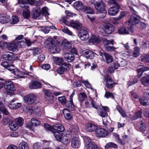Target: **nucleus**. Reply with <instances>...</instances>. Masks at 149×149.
Returning a JSON list of instances; mask_svg holds the SVG:
<instances>
[{"label": "nucleus", "mask_w": 149, "mask_h": 149, "mask_svg": "<svg viewBox=\"0 0 149 149\" xmlns=\"http://www.w3.org/2000/svg\"><path fill=\"white\" fill-rule=\"evenodd\" d=\"M58 42L56 38H48L45 43V47L49 48V51L51 53H55L59 52V48L57 47Z\"/></svg>", "instance_id": "f257e3e1"}, {"label": "nucleus", "mask_w": 149, "mask_h": 149, "mask_svg": "<svg viewBox=\"0 0 149 149\" xmlns=\"http://www.w3.org/2000/svg\"><path fill=\"white\" fill-rule=\"evenodd\" d=\"M95 9L99 13L103 14L102 17L104 18L107 13V11L105 9V5L104 2L102 0H97L94 4Z\"/></svg>", "instance_id": "f03ea898"}, {"label": "nucleus", "mask_w": 149, "mask_h": 149, "mask_svg": "<svg viewBox=\"0 0 149 149\" xmlns=\"http://www.w3.org/2000/svg\"><path fill=\"white\" fill-rule=\"evenodd\" d=\"M24 42H17L14 40L9 42L7 46L8 49L13 52L17 51L18 48H21L25 46Z\"/></svg>", "instance_id": "7ed1b4c3"}, {"label": "nucleus", "mask_w": 149, "mask_h": 149, "mask_svg": "<svg viewBox=\"0 0 149 149\" xmlns=\"http://www.w3.org/2000/svg\"><path fill=\"white\" fill-rule=\"evenodd\" d=\"M1 65L9 70H13L12 72L17 77L22 78V74L21 72L17 69H14L13 67L12 64L9 63L8 62H4L1 63Z\"/></svg>", "instance_id": "20e7f679"}, {"label": "nucleus", "mask_w": 149, "mask_h": 149, "mask_svg": "<svg viewBox=\"0 0 149 149\" xmlns=\"http://www.w3.org/2000/svg\"><path fill=\"white\" fill-rule=\"evenodd\" d=\"M23 99L25 103L28 105H32L36 101L37 97L34 94H31L25 96Z\"/></svg>", "instance_id": "39448f33"}, {"label": "nucleus", "mask_w": 149, "mask_h": 149, "mask_svg": "<svg viewBox=\"0 0 149 149\" xmlns=\"http://www.w3.org/2000/svg\"><path fill=\"white\" fill-rule=\"evenodd\" d=\"M84 141L87 149H95L97 146L95 143L91 141L89 137L86 136L84 138Z\"/></svg>", "instance_id": "423d86ee"}, {"label": "nucleus", "mask_w": 149, "mask_h": 149, "mask_svg": "<svg viewBox=\"0 0 149 149\" xmlns=\"http://www.w3.org/2000/svg\"><path fill=\"white\" fill-rule=\"evenodd\" d=\"M139 17L135 14H134L131 17L129 21L125 23V26H129L131 25V27L132 25L138 23L139 22Z\"/></svg>", "instance_id": "0eeeda50"}, {"label": "nucleus", "mask_w": 149, "mask_h": 149, "mask_svg": "<svg viewBox=\"0 0 149 149\" xmlns=\"http://www.w3.org/2000/svg\"><path fill=\"white\" fill-rule=\"evenodd\" d=\"M28 110L31 113L36 116H40L42 112L40 107H29Z\"/></svg>", "instance_id": "6e6552de"}, {"label": "nucleus", "mask_w": 149, "mask_h": 149, "mask_svg": "<svg viewBox=\"0 0 149 149\" xmlns=\"http://www.w3.org/2000/svg\"><path fill=\"white\" fill-rule=\"evenodd\" d=\"M97 129V127L94 124L88 123L86 124L85 130L88 132H92L95 131Z\"/></svg>", "instance_id": "1a4fd4ad"}, {"label": "nucleus", "mask_w": 149, "mask_h": 149, "mask_svg": "<svg viewBox=\"0 0 149 149\" xmlns=\"http://www.w3.org/2000/svg\"><path fill=\"white\" fill-rule=\"evenodd\" d=\"M5 89L7 91H13L15 90L12 81H6L4 84Z\"/></svg>", "instance_id": "9d476101"}, {"label": "nucleus", "mask_w": 149, "mask_h": 149, "mask_svg": "<svg viewBox=\"0 0 149 149\" xmlns=\"http://www.w3.org/2000/svg\"><path fill=\"white\" fill-rule=\"evenodd\" d=\"M78 36L82 40H86L89 38L88 32L85 30H81L79 32Z\"/></svg>", "instance_id": "9b49d317"}, {"label": "nucleus", "mask_w": 149, "mask_h": 149, "mask_svg": "<svg viewBox=\"0 0 149 149\" xmlns=\"http://www.w3.org/2000/svg\"><path fill=\"white\" fill-rule=\"evenodd\" d=\"M17 100L15 98L13 99L10 101L8 105L9 107L12 109H16L19 108L22 105L21 103H14V102Z\"/></svg>", "instance_id": "f8f14e48"}, {"label": "nucleus", "mask_w": 149, "mask_h": 149, "mask_svg": "<svg viewBox=\"0 0 149 149\" xmlns=\"http://www.w3.org/2000/svg\"><path fill=\"white\" fill-rule=\"evenodd\" d=\"M119 6L117 4L115 6L110 7L109 9L108 13L110 15L114 16L117 14L119 11Z\"/></svg>", "instance_id": "ddd939ff"}, {"label": "nucleus", "mask_w": 149, "mask_h": 149, "mask_svg": "<svg viewBox=\"0 0 149 149\" xmlns=\"http://www.w3.org/2000/svg\"><path fill=\"white\" fill-rule=\"evenodd\" d=\"M64 126L61 124H55L53 126V132H62L65 130Z\"/></svg>", "instance_id": "4468645a"}, {"label": "nucleus", "mask_w": 149, "mask_h": 149, "mask_svg": "<svg viewBox=\"0 0 149 149\" xmlns=\"http://www.w3.org/2000/svg\"><path fill=\"white\" fill-rule=\"evenodd\" d=\"M44 93L45 95V98L46 101L52 102L54 99V96L52 93L48 90H45Z\"/></svg>", "instance_id": "2eb2a0df"}, {"label": "nucleus", "mask_w": 149, "mask_h": 149, "mask_svg": "<svg viewBox=\"0 0 149 149\" xmlns=\"http://www.w3.org/2000/svg\"><path fill=\"white\" fill-rule=\"evenodd\" d=\"M96 134L97 137H105L108 134V132L104 129L101 128L97 130Z\"/></svg>", "instance_id": "dca6fc26"}, {"label": "nucleus", "mask_w": 149, "mask_h": 149, "mask_svg": "<svg viewBox=\"0 0 149 149\" xmlns=\"http://www.w3.org/2000/svg\"><path fill=\"white\" fill-rule=\"evenodd\" d=\"M103 29L106 33L110 34L114 31L115 28L114 26L112 24H107L104 26Z\"/></svg>", "instance_id": "f3484780"}, {"label": "nucleus", "mask_w": 149, "mask_h": 149, "mask_svg": "<svg viewBox=\"0 0 149 149\" xmlns=\"http://www.w3.org/2000/svg\"><path fill=\"white\" fill-rule=\"evenodd\" d=\"M71 146L74 148H78L80 147V142L77 137H74L72 139Z\"/></svg>", "instance_id": "a211bd4d"}, {"label": "nucleus", "mask_w": 149, "mask_h": 149, "mask_svg": "<svg viewBox=\"0 0 149 149\" xmlns=\"http://www.w3.org/2000/svg\"><path fill=\"white\" fill-rule=\"evenodd\" d=\"M42 85L39 82L36 81H32L30 83L29 87L31 89H38L41 87Z\"/></svg>", "instance_id": "6ab92c4d"}, {"label": "nucleus", "mask_w": 149, "mask_h": 149, "mask_svg": "<svg viewBox=\"0 0 149 149\" xmlns=\"http://www.w3.org/2000/svg\"><path fill=\"white\" fill-rule=\"evenodd\" d=\"M149 70V67H145L143 65L138 67L137 71L139 77H140L144 71Z\"/></svg>", "instance_id": "aec40b11"}, {"label": "nucleus", "mask_w": 149, "mask_h": 149, "mask_svg": "<svg viewBox=\"0 0 149 149\" xmlns=\"http://www.w3.org/2000/svg\"><path fill=\"white\" fill-rule=\"evenodd\" d=\"M10 17L5 14L0 15V23L2 24H6L10 21Z\"/></svg>", "instance_id": "412c9836"}, {"label": "nucleus", "mask_w": 149, "mask_h": 149, "mask_svg": "<svg viewBox=\"0 0 149 149\" xmlns=\"http://www.w3.org/2000/svg\"><path fill=\"white\" fill-rule=\"evenodd\" d=\"M102 109L100 112V115L103 118L107 117L108 116L107 112L109 111V108L106 106H102Z\"/></svg>", "instance_id": "4be33fe9"}, {"label": "nucleus", "mask_w": 149, "mask_h": 149, "mask_svg": "<svg viewBox=\"0 0 149 149\" xmlns=\"http://www.w3.org/2000/svg\"><path fill=\"white\" fill-rule=\"evenodd\" d=\"M40 10L39 9L37 8L33 9L31 16L33 19H37L40 16Z\"/></svg>", "instance_id": "5701e85b"}, {"label": "nucleus", "mask_w": 149, "mask_h": 149, "mask_svg": "<svg viewBox=\"0 0 149 149\" xmlns=\"http://www.w3.org/2000/svg\"><path fill=\"white\" fill-rule=\"evenodd\" d=\"M63 113L65 118L67 120H70L72 118V115L70 111L66 109H64L63 110Z\"/></svg>", "instance_id": "b1692460"}, {"label": "nucleus", "mask_w": 149, "mask_h": 149, "mask_svg": "<svg viewBox=\"0 0 149 149\" xmlns=\"http://www.w3.org/2000/svg\"><path fill=\"white\" fill-rule=\"evenodd\" d=\"M71 26L77 30H80L82 27V25L78 21H72Z\"/></svg>", "instance_id": "393cba45"}, {"label": "nucleus", "mask_w": 149, "mask_h": 149, "mask_svg": "<svg viewBox=\"0 0 149 149\" xmlns=\"http://www.w3.org/2000/svg\"><path fill=\"white\" fill-rule=\"evenodd\" d=\"M64 56L66 60L69 62H71L74 58V54L71 53H65Z\"/></svg>", "instance_id": "a878e982"}, {"label": "nucleus", "mask_w": 149, "mask_h": 149, "mask_svg": "<svg viewBox=\"0 0 149 149\" xmlns=\"http://www.w3.org/2000/svg\"><path fill=\"white\" fill-rule=\"evenodd\" d=\"M62 46L65 49H69L72 47L71 43L66 40H64L62 41Z\"/></svg>", "instance_id": "bb28decb"}, {"label": "nucleus", "mask_w": 149, "mask_h": 149, "mask_svg": "<svg viewBox=\"0 0 149 149\" xmlns=\"http://www.w3.org/2000/svg\"><path fill=\"white\" fill-rule=\"evenodd\" d=\"M73 6L75 9L78 10H82L84 8L83 3L79 1L75 2Z\"/></svg>", "instance_id": "cd10ccee"}, {"label": "nucleus", "mask_w": 149, "mask_h": 149, "mask_svg": "<svg viewBox=\"0 0 149 149\" xmlns=\"http://www.w3.org/2000/svg\"><path fill=\"white\" fill-rule=\"evenodd\" d=\"M84 54L87 58H89L91 59H93L95 56L94 53L90 51H85L84 53Z\"/></svg>", "instance_id": "c85d7f7f"}, {"label": "nucleus", "mask_w": 149, "mask_h": 149, "mask_svg": "<svg viewBox=\"0 0 149 149\" xmlns=\"http://www.w3.org/2000/svg\"><path fill=\"white\" fill-rule=\"evenodd\" d=\"M89 41L90 42L96 44L99 43L100 42V38L95 36H92Z\"/></svg>", "instance_id": "c756f323"}, {"label": "nucleus", "mask_w": 149, "mask_h": 149, "mask_svg": "<svg viewBox=\"0 0 149 149\" xmlns=\"http://www.w3.org/2000/svg\"><path fill=\"white\" fill-rule=\"evenodd\" d=\"M3 58L5 60L12 61L13 60L12 54L10 52L6 53L3 55Z\"/></svg>", "instance_id": "7c9ffc66"}, {"label": "nucleus", "mask_w": 149, "mask_h": 149, "mask_svg": "<svg viewBox=\"0 0 149 149\" xmlns=\"http://www.w3.org/2000/svg\"><path fill=\"white\" fill-rule=\"evenodd\" d=\"M82 10L85 13L93 14L94 13L93 9L89 6L84 7Z\"/></svg>", "instance_id": "2f4dec72"}, {"label": "nucleus", "mask_w": 149, "mask_h": 149, "mask_svg": "<svg viewBox=\"0 0 149 149\" xmlns=\"http://www.w3.org/2000/svg\"><path fill=\"white\" fill-rule=\"evenodd\" d=\"M90 100L92 106L93 108L97 109H100V107L98 103V101H95V100L93 99L92 98H90Z\"/></svg>", "instance_id": "473e14b6"}, {"label": "nucleus", "mask_w": 149, "mask_h": 149, "mask_svg": "<svg viewBox=\"0 0 149 149\" xmlns=\"http://www.w3.org/2000/svg\"><path fill=\"white\" fill-rule=\"evenodd\" d=\"M52 59L54 62L58 65H61L63 61V58L62 57H53Z\"/></svg>", "instance_id": "72a5a7b5"}, {"label": "nucleus", "mask_w": 149, "mask_h": 149, "mask_svg": "<svg viewBox=\"0 0 149 149\" xmlns=\"http://www.w3.org/2000/svg\"><path fill=\"white\" fill-rule=\"evenodd\" d=\"M79 100L81 103L84 102L87 97V96L84 92L81 93L78 95Z\"/></svg>", "instance_id": "f704fd0d"}, {"label": "nucleus", "mask_w": 149, "mask_h": 149, "mask_svg": "<svg viewBox=\"0 0 149 149\" xmlns=\"http://www.w3.org/2000/svg\"><path fill=\"white\" fill-rule=\"evenodd\" d=\"M142 84L146 86H149V75L146 77H143L141 79Z\"/></svg>", "instance_id": "c9c22d12"}, {"label": "nucleus", "mask_w": 149, "mask_h": 149, "mask_svg": "<svg viewBox=\"0 0 149 149\" xmlns=\"http://www.w3.org/2000/svg\"><path fill=\"white\" fill-rule=\"evenodd\" d=\"M104 56L106 61L107 63L112 62L113 60L112 56L107 53H104Z\"/></svg>", "instance_id": "e433bc0d"}, {"label": "nucleus", "mask_w": 149, "mask_h": 149, "mask_svg": "<svg viewBox=\"0 0 149 149\" xmlns=\"http://www.w3.org/2000/svg\"><path fill=\"white\" fill-rule=\"evenodd\" d=\"M19 149H29V146L26 142L23 141L19 144Z\"/></svg>", "instance_id": "4c0bfd02"}, {"label": "nucleus", "mask_w": 149, "mask_h": 149, "mask_svg": "<svg viewBox=\"0 0 149 149\" xmlns=\"http://www.w3.org/2000/svg\"><path fill=\"white\" fill-rule=\"evenodd\" d=\"M138 126L139 129L141 131H145L146 130V126L144 123V120L142 119V120L138 123Z\"/></svg>", "instance_id": "58836bf2"}, {"label": "nucleus", "mask_w": 149, "mask_h": 149, "mask_svg": "<svg viewBox=\"0 0 149 149\" xmlns=\"http://www.w3.org/2000/svg\"><path fill=\"white\" fill-rule=\"evenodd\" d=\"M53 133H54V137L56 140L59 142H61L62 137L64 134H61V132H56Z\"/></svg>", "instance_id": "ea45409f"}, {"label": "nucleus", "mask_w": 149, "mask_h": 149, "mask_svg": "<svg viewBox=\"0 0 149 149\" xmlns=\"http://www.w3.org/2000/svg\"><path fill=\"white\" fill-rule=\"evenodd\" d=\"M70 139L68 136H67L64 134L62 137L61 140V141L64 144H67L70 142Z\"/></svg>", "instance_id": "a19ab883"}, {"label": "nucleus", "mask_w": 149, "mask_h": 149, "mask_svg": "<svg viewBox=\"0 0 149 149\" xmlns=\"http://www.w3.org/2000/svg\"><path fill=\"white\" fill-rule=\"evenodd\" d=\"M15 121L16 123L18 125V126H22L24 123V120L21 117H18L16 118L15 119Z\"/></svg>", "instance_id": "79ce46f5"}, {"label": "nucleus", "mask_w": 149, "mask_h": 149, "mask_svg": "<svg viewBox=\"0 0 149 149\" xmlns=\"http://www.w3.org/2000/svg\"><path fill=\"white\" fill-rule=\"evenodd\" d=\"M118 33L119 34H128L129 32L126 28L124 27H121L119 28L118 30Z\"/></svg>", "instance_id": "37998d69"}, {"label": "nucleus", "mask_w": 149, "mask_h": 149, "mask_svg": "<svg viewBox=\"0 0 149 149\" xmlns=\"http://www.w3.org/2000/svg\"><path fill=\"white\" fill-rule=\"evenodd\" d=\"M106 149H108L110 148H116L117 146L116 144L113 142H109L107 143L105 146Z\"/></svg>", "instance_id": "c03bdc74"}, {"label": "nucleus", "mask_w": 149, "mask_h": 149, "mask_svg": "<svg viewBox=\"0 0 149 149\" xmlns=\"http://www.w3.org/2000/svg\"><path fill=\"white\" fill-rule=\"evenodd\" d=\"M148 99L146 97H144L140 98L139 99V102L140 104L143 105H147L148 104V103L147 100Z\"/></svg>", "instance_id": "a18cd8bd"}, {"label": "nucleus", "mask_w": 149, "mask_h": 149, "mask_svg": "<svg viewBox=\"0 0 149 149\" xmlns=\"http://www.w3.org/2000/svg\"><path fill=\"white\" fill-rule=\"evenodd\" d=\"M19 18L17 16H13L12 17L11 23L13 24L17 23L19 21Z\"/></svg>", "instance_id": "49530a36"}, {"label": "nucleus", "mask_w": 149, "mask_h": 149, "mask_svg": "<svg viewBox=\"0 0 149 149\" xmlns=\"http://www.w3.org/2000/svg\"><path fill=\"white\" fill-rule=\"evenodd\" d=\"M66 106L68 107L70 110H73L74 109V106L73 104V101H70L69 103H67L66 104Z\"/></svg>", "instance_id": "de8ad7c7"}, {"label": "nucleus", "mask_w": 149, "mask_h": 149, "mask_svg": "<svg viewBox=\"0 0 149 149\" xmlns=\"http://www.w3.org/2000/svg\"><path fill=\"white\" fill-rule=\"evenodd\" d=\"M117 109L118 112L120 113L122 117L124 118L127 117V115L125 111L120 107L118 106L117 107Z\"/></svg>", "instance_id": "09e8293b"}, {"label": "nucleus", "mask_w": 149, "mask_h": 149, "mask_svg": "<svg viewBox=\"0 0 149 149\" xmlns=\"http://www.w3.org/2000/svg\"><path fill=\"white\" fill-rule=\"evenodd\" d=\"M116 84V83H114L112 80H110L107 81L106 84V86L109 88H113V84Z\"/></svg>", "instance_id": "8fccbe9b"}, {"label": "nucleus", "mask_w": 149, "mask_h": 149, "mask_svg": "<svg viewBox=\"0 0 149 149\" xmlns=\"http://www.w3.org/2000/svg\"><path fill=\"white\" fill-rule=\"evenodd\" d=\"M12 122L11 120L8 117L3 118L2 120L1 123L4 125H6Z\"/></svg>", "instance_id": "3c124183"}, {"label": "nucleus", "mask_w": 149, "mask_h": 149, "mask_svg": "<svg viewBox=\"0 0 149 149\" xmlns=\"http://www.w3.org/2000/svg\"><path fill=\"white\" fill-rule=\"evenodd\" d=\"M18 127V125L16 123H14L11 122L10 123V124L9 125V127L10 129L13 131H15L17 130Z\"/></svg>", "instance_id": "603ef678"}, {"label": "nucleus", "mask_w": 149, "mask_h": 149, "mask_svg": "<svg viewBox=\"0 0 149 149\" xmlns=\"http://www.w3.org/2000/svg\"><path fill=\"white\" fill-rule=\"evenodd\" d=\"M61 67L65 70V71H66L70 69L71 65L68 63H64L62 65Z\"/></svg>", "instance_id": "864d4df0"}, {"label": "nucleus", "mask_w": 149, "mask_h": 149, "mask_svg": "<svg viewBox=\"0 0 149 149\" xmlns=\"http://www.w3.org/2000/svg\"><path fill=\"white\" fill-rule=\"evenodd\" d=\"M44 127L45 130L47 131H50L53 132V126L52 127L49 125L47 123L44 124Z\"/></svg>", "instance_id": "5fc2aeb1"}, {"label": "nucleus", "mask_w": 149, "mask_h": 149, "mask_svg": "<svg viewBox=\"0 0 149 149\" xmlns=\"http://www.w3.org/2000/svg\"><path fill=\"white\" fill-rule=\"evenodd\" d=\"M141 113H142L140 111H138L133 116L132 118L133 120H135L140 118L141 116Z\"/></svg>", "instance_id": "6e6d98bb"}, {"label": "nucleus", "mask_w": 149, "mask_h": 149, "mask_svg": "<svg viewBox=\"0 0 149 149\" xmlns=\"http://www.w3.org/2000/svg\"><path fill=\"white\" fill-rule=\"evenodd\" d=\"M31 119L33 126H36L40 125V122L39 120L34 118Z\"/></svg>", "instance_id": "4d7b16f0"}, {"label": "nucleus", "mask_w": 149, "mask_h": 149, "mask_svg": "<svg viewBox=\"0 0 149 149\" xmlns=\"http://www.w3.org/2000/svg\"><path fill=\"white\" fill-rule=\"evenodd\" d=\"M33 55H36L40 54L41 52L40 49L38 48H35L32 49Z\"/></svg>", "instance_id": "13d9d810"}, {"label": "nucleus", "mask_w": 149, "mask_h": 149, "mask_svg": "<svg viewBox=\"0 0 149 149\" xmlns=\"http://www.w3.org/2000/svg\"><path fill=\"white\" fill-rule=\"evenodd\" d=\"M23 16L26 19L29 18L30 16V11L27 10L26 11H24L23 13Z\"/></svg>", "instance_id": "bf43d9fd"}, {"label": "nucleus", "mask_w": 149, "mask_h": 149, "mask_svg": "<svg viewBox=\"0 0 149 149\" xmlns=\"http://www.w3.org/2000/svg\"><path fill=\"white\" fill-rule=\"evenodd\" d=\"M140 49L138 47H136L134 48V51L133 53V56L135 57H137L139 55Z\"/></svg>", "instance_id": "052dcab7"}, {"label": "nucleus", "mask_w": 149, "mask_h": 149, "mask_svg": "<svg viewBox=\"0 0 149 149\" xmlns=\"http://www.w3.org/2000/svg\"><path fill=\"white\" fill-rule=\"evenodd\" d=\"M79 130L78 127L76 125H74L73 127L72 128L71 131L74 134H76L78 133Z\"/></svg>", "instance_id": "680f3d73"}, {"label": "nucleus", "mask_w": 149, "mask_h": 149, "mask_svg": "<svg viewBox=\"0 0 149 149\" xmlns=\"http://www.w3.org/2000/svg\"><path fill=\"white\" fill-rule=\"evenodd\" d=\"M41 143L37 142L34 144L33 146L34 149H41L42 146Z\"/></svg>", "instance_id": "e2e57ef3"}, {"label": "nucleus", "mask_w": 149, "mask_h": 149, "mask_svg": "<svg viewBox=\"0 0 149 149\" xmlns=\"http://www.w3.org/2000/svg\"><path fill=\"white\" fill-rule=\"evenodd\" d=\"M113 135L116 141L119 143L122 144V143L120 140L119 135L116 133H113Z\"/></svg>", "instance_id": "0e129e2a"}, {"label": "nucleus", "mask_w": 149, "mask_h": 149, "mask_svg": "<svg viewBox=\"0 0 149 149\" xmlns=\"http://www.w3.org/2000/svg\"><path fill=\"white\" fill-rule=\"evenodd\" d=\"M58 100L62 104H65L66 103V99L64 96L59 97Z\"/></svg>", "instance_id": "69168bd1"}, {"label": "nucleus", "mask_w": 149, "mask_h": 149, "mask_svg": "<svg viewBox=\"0 0 149 149\" xmlns=\"http://www.w3.org/2000/svg\"><path fill=\"white\" fill-rule=\"evenodd\" d=\"M0 111L2 112L3 114L7 115L9 114V112L6 109L4 106L0 107Z\"/></svg>", "instance_id": "338daca9"}, {"label": "nucleus", "mask_w": 149, "mask_h": 149, "mask_svg": "<svg viewBox=\"0 0 149 149\" xmlns=\"http://www.w3.org/2000/svg\"><path fill=\"white\" fill-rule=\"evenodd\" d=\"M105 47L106 49L109 51L112 52L114 51L116 48L113 46H110L109 45H105Z\"/></svg>", "instance_id": "774afa93"}]
</instances>
